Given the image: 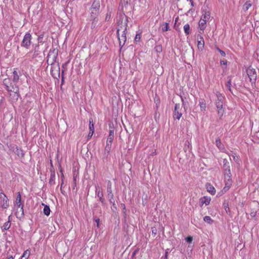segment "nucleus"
<instances>
[{"label":"nucleus","mask_w":259,"mask_h":259,"mask_svg":"<svg viewBox=\"0 0 259 259\" xmlns=\"http://www.w3.org/2000/svg\"><path fill=\"white\" fill-rule=\"evenodd\" d=\"M58 55V51H56L54 50L53 51H50L47 56V62L48 64H50L52 66L51 72L52 76L55 75V73L53 72L54 70L52 68L56 69L57 73L59 74L60 67L58 64H55V62Z\"/></svg>","instance_id":"1"},{"label":"nucleus","mask_w":259,"mask_h":259,"mask_svg":"<svg viewBox=\"0 0 259 259\" xmlns=\"http://www.w3.org/2000/svg\"><path fill=\"white\" fill-rule=\"evenodd\" d=\"M217 99L215 100V106L218 110V115L221 118L224 113L223 103L225 100L224 97L219 92L216 94Z\"/></svg>","instance_id":"2"},{"label":"nucleus","mask_w":259,"mask_h":259,"mask_svg":"<svg viewBox=\"0 0 259 259\" xmlns=\"http://www.w3.org/2000/svg\"><path fill=\"white\" fill-rule=\"evenodd\" d=\"M127 22L128 19L125 14L121 15L117 22L118 27L117 29V34H118L120 31L126 30Z\"/></svg>","instance_id":"3"},{"label":"nucleus","mask_w":259,"mask_h":259,"mask_svg":"<svg viewBox=\"0 0 259 259\" xmlns=\"http://www.w3.org/2000/svg\"><path fill=\"white\" fill-rule=\"evenodd\" d=\"M7 83H8L7 80L6 79H4V84L6 86V90L9 92H13V93H14V97H16V99H17L18 97H19V88H18V85H17L16 84H14V85H11V86H9L7 84Z\"/></svg>","instance_id":"4"},{"label":"nucleus","mask_w":259,"mask_h":259,"mask_svg":"<svg viewBox=\"0 0 259 259\" xmlns=\"http://www.w3.org/2000/svg\"><path fill=\"white\" fill-rule=\"evenodd\" d=\"M100 8V0H94L91 8V16H96L99 12Z\"/></svg>","instance_id":"5"},{"label":"nucleus","mask_w":259,"mask_h":259,"mask_svg":"<svg viewBox=\"0 0 259 259\" xmlns=\"http://www.w3.org/2000/svg\"><path fill=\"white\" fill-rule=\"evenodd\" d=\"M31 35L29 33H26L24 35L23 39L21 42V47H24L26 49H28L30 47L31 44Z\"/></svg>","instance_id":"6"},{"label":"nucleus","mask_w":259,"mask_h":259,"mask_svg":"<svg viewBox=\"0 0 259 259\" xmlns=\"http://www.w3.org/2000/svg\"><path fill=\"white\" fill-rule=\"evenodd\" d=\"M182 106L180 104H176L173 113V117L174 119L179 120L182 116Z\"/></svg>","instance_id":"7"},{"label":"nucleus","mask_w":259,"mask_h":259,"mask_svg":"<svg viewBox=\"0 0 259 259\" xmlns=\"http://www.w3.org/2000/svg\"><path fill=\"white\" fill-rule=\"evenodd\" d=\"M232 175L231 171L224 172V177L225 181V187L224 189L228 190L232 184V180L231 179Z\"/></svg>","instance_id":"8"},{"label":"nucleus","mask_w":259,"mask_h":259,"mask_svg":"<svg viewBox=\"0 0 259 259\" xmlns=\"http://www.w3.org/2000/svg\"><path fill=\"white\" fill-rule=\"evenodd\" d=\"M247 74L248 76V77L250 79V82L252 83H255L257 75L255 69L251 67H249L247 68Z\"/></svg>","instance_id":"9"},{"label":"nucleus","mask_w":259,"mask_h":259,"mask_svg":"<svg viewBox=\"0 0 259 259\" xmlns=\"http://www.w3.org/2000/svg\"><path fill=\"white\" fill-rule=\"evenodd\" d=\"M0 199L2 200L1 203V206L3 208H8L9 206V199L7 198V197L6 196V195L3 193H1Z\"/></svg>","instance_id":"10"},{"label":"nucleus","mask_w":259,"mask_h":259,"mask_svg":"<svg viewBox=\"0 0 259 259\" xmlns=\"http://www.w3.org/2000/svg\"><path fill=\"white\" fill-rule=\"evenodd\" d=\"M126 30L122 31V34L121 36L119 35V34H117L118 38L119 40V46L123 47L126 41Z\"/></svg>","instance_id":"11"},{"label":"nucleus","mask_w":259,"mask_h":259,"mask_svg":"<svg viewBox=\"0 0 259 259\" xmlns=\"http://www.w3.org/2000/svg\"><path fill=\"white\" fill-rule=\"evenodd\" d=\"M96 193L97 196L99 198L100 201L104 204L105 202V199L103 198V193L102 191H100L99 186H96Z\"/></svg>","instance_id":"12"},{"label":"nucleus","mask_w":259,"mask_h":259,"mask_svg":"<svg viewBox=\"0 0 259 259\" xmlns=\"http://www.w3.org/2000/svg\"><path fill=\"white\" fill-rule=\"evenodd\" d=\"M198 42V49H202L204 48V40L203 37L200 35H198L197 37Z\"/></svg>","instance_id":"13"},{"label":"nucleus","mask_w":259,"mask_h":259,"mask_svg":"<svg viewBox=\"0 0 259 259\" xmlns=\"http://www.w3.org/2000/svg\"><path fill=\"white\" fill-rule=\"evenodd\" d=\"M19 208V209L18 208H17L15 214L17 218L21 219L23 218L24 215L23 206H22L21 207H20Z\"/></svg>","instance_id":"14"},{"label":"nucleus","mask_w":259,"mask_h":259,"mask_svg":"<svg viewBox=\"0 0 259 259\" xmlns=\"http://www.w3.org/2000/svg\"><path fill=\"white\" fill-rule=\"evenodd\" d=\"M50 178L49 180V183L51 185H53L55 184V170L53 169V168H51L50 169Z\"/></svg>","instance_id":"15"},{"label":"nucleus","mask_w":259,"mask_h":259,"mask_svg":"<svg viewBox=\"0 0 259 259\" xmlns=\"http://www.w3.org/2000/svg\"><path fill=\"white\" fill-rule=\"evenodd\" d=\"M210 201V198L206 196L200 198V205L202 206L204 204L207 205L209 204Z\"/></svg>","instance_id":"16"},{"label":"nucleus","mask_w":259,"mask_h":259,"mask_svg":"<svg viewBox=\"0 0 259 259\" xmlns=\"http://www.w3.org/2000/svg\"><path fill=\"white\" fill-rule=\"evenodd\" d=\"M206 188L207 191L210 193L211 195H214L215 193V189L214 187L210 183H207L206 184Z\"/></svg>","instance_id":"17"},{"label":"nucleus","mask_w":259,"mask_h":259,"mask_svg":"<svg viewBox=\"0 0 259 259\" xmlns=\"http://www.w3.org/2000/svg\"><path fill=\"white\" fill-rule=\"evenodd\" d=\"M223 169L224 172L231 171L229 162L226 159L223 160Z\"/></svg>","instance_id":"18"},{"label":"nucleus","mask_w":259,"mask_h":259,"mask_svg":"<svg viewBox=\"0 0 259 259\" xmlns=\"http://www.w3.org/2000/svg\"><path fill=\"white\" fill-rule=\"evenodd\" d=\"M215 145L221 151H223L225 149L224 146L222 143L221 140L219 138L216 139Z\"/></svg>","instance_id":"19"},{"label":"nucleus","mask_w":259,"mask_h":259,"mask_svg":"<svg viewBox=\"0 0 259 259\" xmlns=\"http://www.w3.org/2000/svg\"><path fill=\"white\" fill-rule=\"evenodd\" d=\"M14 153L18 155L20 158H22L24 156V153L23 151L18 147H16L14 150Z\"/></svg>","instance_id":"20"},{"label":"nucleus","mask_w":259,"mask_h":259,"mask_svg":"<svg viewBox=\"0 0 259 259\" xmlns=\"http://www.w3.org/2000/svg\"><path fill=\"white\" fill-rule=\"evenodd\" d=\"M114 139V130H111L109 131V134L108 135L107 143H112Z\"/></svg>","instance_id":"21"},{"label":"nucleus","mask_w":259,"mask_h":259,"mask_svg":"<svg viewBox=\"0 0 259 259\" xmlns=\"http://www.w3.org/2000/svg\"><path fill=\"white\" fill-rule=\"evenodd\" d=\"M92 17L93 18V19L91 25V28L93 29L98 26V19L96 17V16Z\"/></svg>","instance_id":"22"},{"label":"nucleus","mask_w":259,"mask_h":259,"mask_svg":"<svg viewBox=\"0 0 259 259\" xmlns=\"http://www.w3.org/2000/svg\"><path fill=\"white\" fill-rule=\"evenodd\" d=\"M206 20L203 19H200L199 22V26L200 27V30H203L206 27Z\"/></svg>","instance_id":"23"},{"label":"nucleus","mask_w":259,"mask_h":259,"mask_svg":"<svg viewBox=\"0 0 259 259\" xmlns=\"http://www.w3.org/2000/svg\"><path fill=\"white\" fill-rule=\"evenodd\" d=\"M169 23H164L163 24H160V28H161V30L163 32L167 31L169 30Z\"/></svg>","instance_id":"24"},{"label":"nucleus","mask_w":259,"mask_h":259,"mask_svg":"<svg viewBox=\"0 0 259 259\" xmlns=\"http://www.w3.org/2000/svg\"><path fill=\"white\" fill-rule=\"evenodd\" d=\"M16 69H15L13 72V81L15 83H17L19 79V75H18V72L16 71Z\"/></svg>","instance_id":"25"},{"label":"nucleus","mask_w":259,"mask_h":259,"mask_svg":"<svg viewBox=\"0 0 259 259\" xmlns=\"http://www.w3.org/2000/svg\"><path fill=\"white\" fill-rule=\"evenodd\" d=\"M11 215L8 218V221L6 222L3 225V228L5 230H8L11 227Z\"/></svg>","instance_id":"26"},{"label":"nucleus","mask_w":259,"mask_h":259,"mask_svg":"<svg viewBox=\"0 0 259 259\" xmlns=\"http://www.w3.org/2000/svg\"><path fill=\"white\" fill-rule=\"evenodd\" d=\"M107 198L109 199L111 204H113V206L115 205V200L114 199V195L113 193L107 194Z\"/></svg>","instance_id":"27"},{"label":"nucleus","mask_w":259,"mask_h":259,"mask_svg":"<svg viewBox=\"0 0 259 259\" xmlns=\"http://www.w3.org/2000/svg\"><path fill=\"white\" fill-rule=\"evenodd\" d=\"M199 105L202 111H205L206 109V103L204 100L201 99L199 100Z\"/></svg>","instance_id":"28"},{"label":"nucleus","mask_w":259,"mask_h":259,"mask_svg":"<svg viewBox=\"0 0 259 259\" xmlns=\"http://www.w3.org/2000/svg\"><path fill=\"white\" fill-rule=\"evenodd\" d=\"M40 53V51H39V46H35L34 48V52L33 54L32 55V58H36Z\"/></svg>","instance_id":"29"},{"label":"nucleus","mask_w":259,"mask_h":259,"mask_svg":"<svg viewBox=\"0 0 259 259\" xmlns=\"http://www.w3.org/2000/svg\"><path fill=\"white\" fill-rule=\"evenodd\" d=\"M109 154V151L104 150L102 157V160L103 162H105L106 161H107V158L108 157Z\"/></svg>","instance_id":"30"},{"label":"nucleus","mask_w":259,"mask_h":259,"mask_svg":"<svg viewBox=\"0 0 259 259\" xmlns=\"http://www.w3.org/2000/svg\"><path fill=\"white\" fill-rule=\"evenodd\" d=\"M50 211H51V210H50V207L47 205H45L44 206V210H43L44 213L45 215L48 216L50 214Z\"/></svg>","instance_id":"31"},{"label":"nucleus","mask_w":259,"mask_h":259,"mask_svg":"<svg viewBox=\"0 0 259 259\" xmlns=\"http://www.w3.org/2000/svg\"><path fill=\"white\" fill-rule=\"evenodd\" d=\"M251 6L250 1H247L243 6V9L245 11H247Z\"/></svg>","instance_id":"32"},{"label":"nucleus","mask_w":259,"mask_h":259,"mask_svg":"<svg viewBox=\"0 0 259 259\" xmlns=\"http://www.w3.org/2000/svg\"><path fill=\"white\" fill-rule=\"evenodd\" d=\"M30 251L29 250H26L24 252L22 256L21 257V259H28Z\"/></svg>","instance_id":"33"},{"label":"nucleus","mask_w":259,"mask_h":259,"mask_svg":"<svg viewBox=\"0 0 259 259\" xmlns=\"http://www.w3.org/2000/svg\"><path fill=\"white\" fill-rule=\"evenodd\" d=\"M210 17V13L209 12H205V13L203 14L202 16L201 17V19H203L206 20L207 21Z\"/></svg>","instance_id":"34"},{"label":"nucleus","mask_w":259,"mask_h":259,"mask_svg":"<svg viewBox=\"0 0 259 259\" xmlns=\"http://www.w3.org/2000/svg\"><path fill=\"white\" fill-rule=\"evenodd\" d=\"M228 81L226 83V86L229 91L232 92L231 90V79L230 77H228Z\"/></svg>","instance_id":"35"},{"label":"nucleus","mask_w":259,"mask_h":259,"mask_svg":"<svg viewBox=\"0 0 259 259\" xmlns=\"http://www.w3.org/2000/svg\"><path fill=\"white\" fill-rule=\"evenodd\" d=\"M203 220L205 222H206L209 224H212L213 222V221L209 216H205L203 218Z\"/></svg>","instance_id":"36"},{"label":"nucleus","mask_w":259,"mask_h":259,"mask_svg":"<svg viewBox=\"0 0 259 259\" xmlns=\"http://www.w3.org/2000/svg\"><path fill=\"white\" fill-rule=\"evenodd\" d=\"M89 129L91 132L92 131L94 132V123L92 118H90L89 120Z\"/></svg>","instance_id":"37"},{"label":"nucleus","mask_w":259,"mask_h":259,"mask_svg":"<svg viewBox=\"0 0 259 259\" xmlns=\"http://www.w3.org/2000/svg\"><path fill=\"white\" fill-rule=\"evenodd\" d=\"M184 30L185 33L187 35L189 34V33L190 32V26L188 24H186V25H184Z\"/></svg>","instance_id":"38"},{"label":"nucleus","mask_w":259,"mask_h":259,"mask_svg":"<svg viewBox=\"0 0 259 259\" xmlns=\"http://www.w3.org/2000/svg\"><path fill=\"white\" fill-rule=\"evenodd\" d=\"M154 50L157 53H161L162 51V47L160 45H157L155 47Z\"/></svg>","instance_id":"39"},{"label":"nucleus","mask_w":259,"mask_h":259,"mask_svg":"<svg viewBox=\"0 0 259 259\" xmlns=\"http://www.w3.org/2000/svg\"><path fill=\"white\" fill-rule=\"evenodd\" d=\"M107 194L113 193L112 191V188H111V183L109 181L107 188Z\"/></svg>","instance_id":"40"},{"label":"nucleus","mask_w":259,"mask_h":259,"mask_svg":"<svg viewBox=\"0 0 259 259\" xmlns=\"http://www.w3.org/2000/svg\"><path fill=\"white\" fill-rule=\"evenodd\" d=\"M15 205L18 208H19L20 207H21L22 206H23V205L21 203V200H18L16 199L15 201Z\"/></svg>","instance_id":"41"},{"label":"nucleus","mask_w":259,"mask_h":259,"mask_svg":"<svg viewBox=\"0 0 259 259\" xmlns=\"http://www.w3.org/2000/svg\"><path fill=\"white\" fill-rule=\"evenodd\" d=\"M128 5V0H122L121 1V4L120 5V6L123 8V6L126 7Z\"/></svg>","instance_id":"42"},{"label":"nucleus","mask_w":259,"mask_h":259,"mask_svg":"<svg viewBox=\"0 0 259 259\" xmlns=\"http://www.w3.org/2000/svg\"><path fill=\"white\" fill-rule=\"evenodd\" d=\"M111 144L112 143H108L106 142V145L104 150L110 152L111 148Z\"/></svg>","instance_id":"43"},{"label":"nucleus","mask_w":259,"mask_h":259,"mask_svg":"<svg viewBox=\"0 0 259 259\" xmlns=\"http://www.w3.org/2000/svg\"><path fill=\"white\" fill-rule=\"evenodd\" d=\"M76 178L77 175H75V174L74 173L73 175V189H74L76 186Z\"/></svg>","instance_id":"44"},{"label":"nucleus","mask_w":259,"mask_h":259,"mask_svg":"<svg viewBox=\"0 0 259 259\" xmlns=\"http://www.w3.org/2000/svg\"><path fill=\"white\" fill-rule=\"evenodd\" d=\"M185 239L187 242L190 243L193 240V238L192 237L189 236L187 237Z\"/></svg>","instance_id":"45"},{"label":"nucleus","mask_w":259,"mask_h":259,"mask_svg":"<svg viewBox=\"0 0 259 259\" xmlns=\"http://www.w3.org/2000/svg\"><path fill=\"white\" fill-rule=\"evenodd\" d=\"M141 39V33H137L135 36V40L136 41H139Z\"/></svg>","instance_id":"46"},{"label":"nucleus","mask_w":259,"mask_h":259,"mask_svg":"<svg viewBox=\"0 0 259 259\" xmlns=\"http://www.w3.org/2000/svg\"><path fill=\"white\" fill-rule=\"evenodd\" d=\"M217 50L220 53L222 57H225L226 56V53H225V52L224 51H222V50H221L219 48H217Z\"/></svg>","instance_id":"47"},{"label":"nucleus","mask_w":259,"mask_h":259,"mask_svg":"<svg viewBox=\"0 0 259 259\" xmlns=\"http://www.w3.org/2000/svg\"><path fill=\"white\" fill-rule=\"evenodd\" d=\"M121 207L122 208V209H123V213L124 214V217H125V215H126V208H125V205L123 203H121Z\"/></svg>","instance_id":"48"},{"label":"nucleus","mask_w":259,"mask_h":259,"mask_svg":"<svg viewBox=\"0 0 259 259\" xmlns=\"http://www.w3.org/2000/svg\"><path fill=\"white\" fill-rule=\"evenodd\" d=\"M111 17V13L109 12L106 14V16L105 17L106 21H109Z\"/></svg>","instance_id":"49"},{"label":"nucleus","mask_w":259,"mask_h":259,"mask_svg":"<svg viewBox=\"0 0 259 259\" xmlns=\"http://www.w3.org/2000/svg\"><path fill=\"white\" fill-rule=\"evenodd\" d=\"M152 229V234H154V235H155L157 233V229L155 227H153L151 228Z\"/></svg>","instance_id":"50"},{"label":"nucleus","mask_w":259,"mask_h":259,"mask_svg":"<svg viewBox=\"0 0 259 259\" xmlns=\"http://www.w3.org/2000/svg\"><path fill=\"white\" fill-rule=\"evenodd\" d=\"M139 249L137 248L133 252V254H132L133 258H134L135 255H136V254L139 252Z\"/></svg>","instance_id":"51"},{"label":"nucleus","mask_w":259,"mask_h":259,"mask_svg":"<svg viewBox=\"0 0 259 259\" xmlns=\"http://www.w3.org/2000/svg\"><path fill=\"white\" fill-rule=\"evenodd\" d=\"M16 200H21V196L20 192H18Z\"/></svg>","instance_id":"52"},{"label":"nucleus","mask_w":259,"mask_h":259,"mask_svg":"<svg viewBox=\"0 0 259 259\" xmlns=\"http://www.w3.org/2000/svg\"><path fill=\"white\" fill-rule=\"evenodd\" d=\"M44 37V34H40L38 36V40L39 41H41V39Z\"/></svg>","instance_id":"53"},{"label":"nucleus","mask_w":259,"mask_h":259,"mask_svg":"<svg viewBox=\"0 0 259 259\" xmlns=\"http://www.w3.org/2000/svg\"><path fill=\"white\" fill-rule=\"evenodd\" d=\"M93 134H94V132L92 131V132H91L90 131V132H89V133L88 134V137L90 138H91L92 137Z\"/></svg>","instance_id":"54"},{"label":"nucleus","mask_w":259,"mask_h":259,"mask_svg":"<svg viewBox=\"0 0 259 259\" xmlns=\"http://www.w3.org/2000/svg\"><path fill=\"white\" fill-rule=\"evenodd\" d=\"M227 61L226 60H223V61H221V64L222 65H226L227 64Z\"/></svg>","instance_id":"55"},{"label":"nucleus","mask_w":259,"mask_h":259,"mask_svg":"<svg viewBox=\"0 0 259 259\" xmlns=\"http://www.w3.org/2000/svg\"><path fill=\"white\" fill-rule=\"evenodd\" d=\"M225 209L226 211L227 212L228 211H229L230 208L228 207V206L227 205V206H225Z\"/></svg>","instance_id":"56"},{"label":"nucleus","mask_w":259,"mask_h":259,"mask_svg":"<svg viewBox=\"0 0 259 259\" xmlns=\"http://www.w3.org/2000/svg\"><path fill=\"white\" fill-rule=\"evenodd\" d=\"M190 3H191V6L194 7V3L193 1V0H190Z\"/></svg>","instance_id":"57"},{"label":"nucleus","mask_w":259,"mask_h":259,"mask_svg":"<svg viewBox=\"0 0 259 259\" xmlns=\"http://www.w3.org/2000/svg\"><path fill=\"white\" fill-rule=\"evenodd\" d=\"M95 221L97 223H99L100 219H98V218H97V219H95Z\"/></svg>","instance_id":"58"},{"label":"nucleus","mask_w":259,"mask_h":259,"mask_svg":"<svg viewBox=\"0 0 259 259\" xmlns=\"http://www.w3.org/2000/svg\"><path fill=\"white\" fill-rule=\"evenodd\" d=\"M181 99H182V102H183V105H184V100H183V99L182 98H181Z\"/></svg>","instance_id":"59"},{"label":"nucleus","mask_w":259,"mask_h":259,"mask_svg":"<svg viewBox=\"0 0 259 259\" xmlns=\"http://www.w3.org/2000/svg\"><path fill=\"white\" fill-rule=\"evenodd\" d=\"M62 186H63V182L62 181V183L61 185V190L62 189Z\"/></svg>","instance_id":"60"},{"label":"nucleus","mask_w":259,"mask_h":259,"mask_svg":"<svg viewBox=\"0 0 259 259\" xmlns=\"http://www.w3.org/2000/svg\"><path fill=\"white\" fill-rule=\"evenodd\" d=\"M8 259H13V257L12 256H11L10 257H9Z\"/></svg>","instance_id":"61"},{"label":"nucleus","mask_w":259,"mask_h":259,"mask_svg":"<svg viewBox=\"0 0 259 259\" xmlns=\"http://www.w3.org/2000/svg\"><path fill=\"white\" fill-rule=\"evenodd\" d=\"M112 206H113L114 208H116V205H115H115H114V206H113V205H112Z\"/></svg>","instance_id":"62"},{"label":"nucleus","mask_w":259,"mask_h":259,"mask_svg":"<svg viewBox=\"0 0 259 259\" xmlns=\"http://www.w3.org/2000/svg\"><path fill=\"white\" fill-rule=\"evenodd\" d=\"M97 227H99V223H97Z\"/></svg>","instance_id":"63"},{"label":"nucleus","mask_w":259,"mask_h":259,"mask_svg":"<svg viewBox=\"0 0 259 259\" xmlns=\"http://www.w3.org/2000/svg\"><path fill=\"white\" fill-rule=\"evenodd\" d=\"M166 254H167V252H166V255H165V256H164V258H166V257H167V255H166Z\"/></svg>","instance_id":"64"}]
</instances>
